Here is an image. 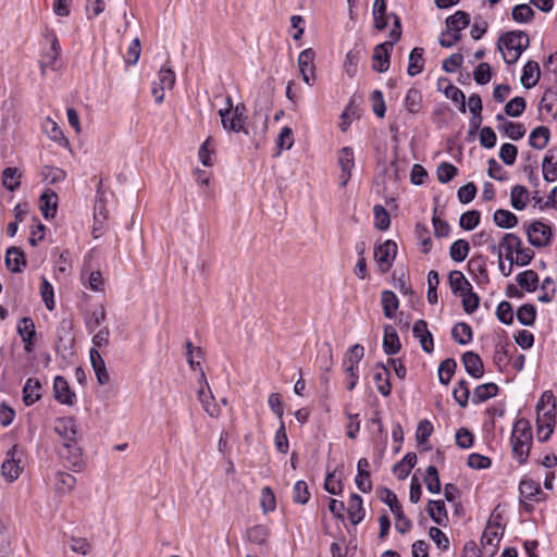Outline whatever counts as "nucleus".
I'll use <instances>...</instances> for the list:
<instances>
[{"mask_svg":"<svg viewBox=\"0 0 557 557\" xmlns=\"http://www.w3.org/2000/svg\"><path fill=\"white\" fill-rule=\"evenodd\" d=\"M530 45L529 36L522 30H512L499 37L497 47L508 65L515 64Z\"/></svg>","mask_w":557,"mask_h":557,"instance_id":"f257e3e1","label":"nucleus"},{"mask_svg":"<svg viewBox=\"0 0 557 557\" xmlns=\"http://www.w3.org/2000/svg\"><path fill=\"white\" fill-rule=\"evenodd\" d=\"M512 454L519 463L528 460L532 445V430L528 420L519 419L515 422L511 433Z\"/></svg>","mask_w":557,"mask_h":557,"instance_id":"f03ea898","label":"nucleus"},{"mask_svg":"<svg viewBox=\"0 0 557 557\" xmlns=\"http://www.w3.org/2000/svg\"><path fill=\"white\" fill-rule=\"evenodd\" d=\"M470 14L458 10L445 21L446 29L441 33L438 44L444 48H451L461 40V30L470 25Z\"/></svg>","mask_w":557,"mask_h":557,"instance_id":"7ed1b4c3","label":"nucleus"},{"mask_svg":"<svg viewBox=\"0 0 557 557\" xmlns=\"http://www.w3.org/2000/svg\"><path fill=\"white\" fill-rule=\"evenodd\" d=\"M380 498L384 504H386L389 507L391 511L394 513L396 518V530L401 534L407 533L411 529L412 523L405 516L403 507L399 504L396 494L389 488L385 487L382 488Z\"/></svg>","mask_w":557,"mask_h":557,"instance_id":"20e7f679","label":"nucleus"},{"mask_svg":"<svg viewBox=\"0 0 557 557\" xmlns=\"http://www.w3.org/2000/svg\"><path fill=\"white\" fill-rule=\"evenodd\" d=\"M58 455L63 460L64 467L74 472H78L84 467L81 448L77 446L76 441L63 442L58 448Z\"/></svg>","mask_w":557,"mask_h":557,"instance_id":"39448f33","label":"nucleus"},{"mask_svg":"<svg viewBox=\"0 0 557 557\" xmlns=\"http://www.w3.org/2000/svg\"><path fill=\"white\" fill-rule=\"evenodd\" d=\"M73 345L72 322L63 319L57 327L55 351L62 358L73 356Z\"/></svg>","mask_w":557,"mask_h":557,"instance_id":"423d86ee","label":"nucleus"},{"mask_svg":"<svg viewBox=\"0 0 557 557\" xmlns=\"http://www.w3.org/2000/svg\"><path fill=\"white\" fill-rule=\"evenodd\" d=\"M520 503L524 511L532 512L533 505L530 502H541L544 494L539 483L531 479H523L519 484Z\"/></svg>","mask_w":557,"mask_h":557,"instance_id":"0eeeda50","label":"nucleus"},{"mask_svg":"<svg viewBox=\"0 0 557 557\" xmlns=\"http://www.w3.org/2000/svg\"><path fill=\"white\" fill-rule=\"evenodd\" d=\"M503 536L500 527L487 525L481 537L480 557H494L498 550V545Z\"/></svg>","mask_w":557,"mask_h":557,"instance_id":"6e6552de","label":"nucleus"},{"mask_svg":"<svg viewBox=\"0 0 557 557\" xmlns=\"http://www.w3.org/2000/svg\"><path fill=\"white\" fill-rule=\"evenodd\" d=\"M396 253L397 245L391 239L385 240L374 248V260L377 263L380 272L386 273L389 271Z\"/></svg>","mask_w":557,"mask_h":557,"instance_id":"1a4fd4ad","label":"nucleus"},{"mask_svg":"<svg viewBox=\"0 0 557 557\" xmlns=\"http://www.w3.org/2000/svg\"><path fill=\"white\" fill-rule=\"evenodd\" d=\"M536 422H555L556 398L552 391H545L535 406Z\"/></svg>","mask_w":557,"mask_h":557,"instance_id":"9d476101","label":"nucleus"},{"mask_svg":"<svg viewBox=\"0 0 557 557\" xmlns=\"http://www.w3.org/2000/svg\"><path fill=\"white\" fill-rule=\"evenodd\" d=\"M21 456L22 450L17 445H13L8 451L5 460L2 462L1 472L4 479L9 482L15 481L21 473Z\"/></svg>","mask_w":557,"mask_h":557,"instance_id":"9b49d317","label":"nucleus"},{"mask_svg":"<svg viewBox=\"0 0 557 557\" xmlns=\"http://www.w3.org/2000/svg\"><path fill=\"white\" fill-rule=\"evenodd\" d=\"M529 243L537 248L546 247L550 243L552 230L541 221H534L527 227Z\"/></svg>","mask_w":557,"mask_h":557,"instance_id":"f8f14e48","label":"nucleus"},{"mask_svg":"<svg viewBox=\"0 0 557 557\" xmlns=\"http://www.w3.org/2000/svg\"><path fill=\"white\" fill-rule=\"evenodd\" d=\"M487 258L483 255H475L468 261L469 273L478 285L484 286L490 283V276L486 265Z\"/></svg>","mask_w":557,"mask_h":557,"instance_id":"ddd939ff","label":"nucleus"},{"mask_svg":"<svg viewBox=\"0 0 557 557\" xmlns=\"http://www.w3.org/2000/svg\"><path fill=\"white\" fill-rule=\"evenodd\" d=\"M17 333L24 344V350L28 354L35 349L36 326L32 318L24 317L17 323Z\"/></svg>","mask_w":557,"mask_h":557,"instance_id":"4468645a","label":"nucleus"},{"mask_svg":"<svg viewBox=\"0 0 557 557\" xmlns=\"http://www.w3.org/2000/svg\"><path fill=\"white\" fill-rule=\"evenodd\" d=\"M53 395L57 401L62 405L73 406L76 401V395L71 389L65 377L57 375L53 380Z\"/></svg>","mask_w":557,"mask_h":557,"instance_id":"2eb2a0df","label":"nucleus"},{"mask_svg":"<svg viewBox=\"0 0 557 557\" xmlns=\"http://www.w3.org/2000/svg\"><path fill=\"white\" fill-rule=\"evenodd\" d=\"M438 89L443 90L445 96L450 99L453 102L458 103V110L461 113H466L467 103L466 96L461 89L454 86L448 78H438L437 81Z\"/></svg>","mask_w":557,"mask_h":557,"instance_id":"dca6fc26","label":"nucleus"},{"mask_svg":"<svg viewBox=\"0 0 557 557\" xmlns=\"http://www.w3.org/2000/svg\"><path fill=\"white\" fill-rule=\"evenodd\" d=\"M412 333L419 339L422 350L431 354L434 349V342L426 321L423 319L417 320L413 324Z\"/></svg>","mask_w":557,"mask_h":557,"instance_id":"f3484780","label":"nucleus"},{"mask_svg":"<svg viewBox=\"0 0 557 557\" xmlns=\"http://www.w3.org/2000/svg\"><path fill=\"white\" fill-rule=\"evenodd\" d=\"M54 431L63 442L76 441L77 428L75 419L72 417L59 418L55 421Z\"/></svg>","mask_w":557,"mask_h":557,"instance_id":"a211bd4d","label":"nucleus"},{"mask_svg":"<svg viewBox=\"0 0 557 557\" xmlns=\"http://www.w3.org/2000/svg\"><path fill=\"white\" fill-rule=\"evenodd\" d=\"M338 163L341 165L342 186H346L351 176V170L355 166L354 151L350 147H344L338 152Z\"/></svg>","mask_w":557,"mask_h":557,"instance_id":"6ab92c4d","label":"nucleus"},{"mask_svg":"<svg viewBox=\"0 0 557 557\" xmlns=\"http://www.w3.org/2000/svg\"><path fill=\"white\" fill-rule=\"evenodd\" d=\"M314 51L309 48L301 51L298 55V66L306 84L311 85L310 81L314 73Z\"/></svg>","mask_w":557,"mask_h":557,"instance_id":"aec40b11","label":"nucleus"},{"mask_svg":"<svg viewBox=\"0 0 557 557\" xmlns=\"http://www.w3.org/2000/svg\"><path fill=\"white\" fill-rule=\"evenodd\" d=\"M465 370L474 379H480L484 374L483 361L476 352L466 351L462 355Z\"/></svg>","mask_w":557,"mask_h":557,"instance_id":"412c9836","label":"nucleus"},{"mask_svg":"<svg viewBox=\"0 0 557 557\" xmlns=\"http://www.w3.org/2000/svg\"><path fill=\"white\" fill-rule=\"evenodd\" d=\"M90 363L95 371L97 381L100 385L108 384L110 381V375L107 371V367L103 358L100 352L96 348H90L89 350Z\"/></svg>","mask_w":557,"mask_h":557,"instance_id":"4be33fe9","label":"nucleus"},{"mask_svg":"<svg viewBox=\"0 0 557 557\" xmlns=\"http://www.w3.org/2000/svg\"><path fill=\"white\" fill-rule=\"evenodd\" d=\"M373 380L379 393L386 397L391 395L392 385L389 382V370L383 363H377L374 369Z\"/></svg>","mask_w":557,"mask_h":557,"instance_id":"5701e85b","label":"nucleus"},{"mask_svg":"<svg viewBox=\"0 0 557 557\" xmlns=\"http://www.w3.org/2000/svg\"><path fill=\"white\" fill-rule=\"evenodd\" d=\"M5 265L13 273H21L26 267L24 252L18 247H10L5 252Z\"/></svg>","mask_w":557,"mask_h":557,"instance_id":"b1692460","label":"nucleus"},{"mask_svg":"<svg viewBox=\"0 0 557 557\" xmlns=\"http://www.w3.org/2000/svg\"><path fill=\"white\" fill-rule=\"evenodd\" d=\"M392 49H387L384 44H380L374 48L372 55V69L375 72L384 73L389 67V54Z\"/></svg>","mask_w":557,"mask_h":557,"instance_id":"393cba45","label":"nucleus"},{"mask_svg":"<svg viewBox=\"0 0 557 557\" xmlns=\"http://www.w3.org/2000/svg\"><path fill=\"white\" fill-rule=\"evenodd\" d=\"M58 209V195L51 190L47 189L40 196V210L45 219H52L55 216Z\"/></svg>","mask_w":557,"mask_h":557,"instance_id":"a878e982","label":"nucleus"},{"mask_svg":"<svg viewBox=\"0 0 557 557\" xmlns=\"http://www.w3.org/2000/svg\"><path fill=\"white\" fill-rule=\"evenodd\" d=\"M383 350L386 355H396L401 347L399 336L392 325L384 326Z\"/></svg>","mask_w":557,"mask_h":557,"instance_id":"bb28decb","label":"nucleus"},{"mask_svg":"<svg viewBox=\"0 0 557 557\" xmlns=\"http://www.w3.org/2000/svg\"><path fill=\"white\" fill-rule=\"evenodd\" d=\"M540 74L541 70L539 63L535 61H528L523 66L520 82L523 87L530 89L537 84Z\"/></svg>","mask_w":557,"mask_h":557,"instance_id":"cd10ccee","label":"nucleus"},{"mask_svg":"<svg viewBox=\"0 0 557 557\" xmlns=\"http://www.w3.org/2000/svg\"><path fill=\"white\" fill-rule=\"evenodd\" d=\"M362 504H363V500L360 495H358L356 493H352L350 495V499L348 503V516H349L350 522L354 525L359 524L366 516V511H364Z\"/></svg>","mask_w":557,"mask_h":557,"instance_id":"c85d7f7f","label":"nucleus"},{"mask_svg":"<svg viewBox=\"0 0 557 557\" xmlns=\"http://www.w3.org/2000/svg\"><path fill=\"white\" fill-rule=\"evenodd\" d=\"M430 518L438 525H445L448 521V513L443 500H430L426 507Z\"/></svg>","mask_w":557,"mask_h":557,"instance_id":"c756f323","label":"nucleus"},{"mask_svg":"<svg viewBox=\"0 0 557 557\" xmlns=\"http://www.w3.org/2000/svg\"><path fill=\"white\" fill-rule=\"evenodd\" d=\"M41 384L38 379L29 377L23 387V400L26 406H30L40 399Z\"/></svg>","mask_w":557,"mask_h":557,"instance_id":"7c9ffc66","label":"nucleus"},{"mask_svg":"<svg viewBox=\"0 0 557 557\" xmlns=\"http://www.w3.org/2000/svg\"><path fill=\"white\" fill-rule=\"evenodd\" d=\"M539 111L542 113L546 112L552 119L557 117V90L547 89L545 90L539 106Z\"/></svg>","mask_w":557,"mask_h":557,"instance_id":"2f4dec72","label":"nucleus"},{"mask_svg":"<svg viewBox=\"0 0 557 557\" xmlns=\"http://www.w3.org/2000/svg\"><path fill=\"white\" fill-rule=\"evenodd\" d=\"M516 282L521 289L533 293L539 285V275L533 270H525L517 274Z\"/></svg>","mask_w":557,"mask_h":557,"instance_id":"473e14b6","label":"nucleus"},{"mask_svg":"<svg viewBox=\"0 0 557 557\" xmlns=\"http://www.w3.org/2000/svg\"><path fill=\"white\" fill-rule=\"evenodd\" d=\"M448 278H449L450 289L455 295H457V294L461 295V294L466 293L467 290H471V288H472V285L470 284V282L465 277L462 272H460L458 270L450 271Z\"/></svg>","mask_w":557,"mask_h":557,"instance_id":"72a5a7b5","label":"nucleus"},{"mask_svg":"<svg viewBox=\"0 0 557 557\" xmlns=\"http://www.w3.org/2000/svg\"><path fill=\"white\" fill-rule=\"evenodd\" d=\"M498 386L495 383H485L476 386L473 391L472 403L478 405L495 397L498 393Z\"/></svg>","mask_w":557,"mask_h":557,"instance_id":"f704fd0d","label":"nucleus"},{"mask_svg":"<svg viewBox=\"0 0 557 557\" xmlns=\"http://www.w3.org/2000/svg\"><path fill=\"white\" fill-rule=\"evenodd\" d=\"M424 49L420 47H416L411 50L409 54V62L407 73L409 76H416L423 71L424 67V59H423Z\"/></svg>","mask_w":557,"mask_h":557,"instance_id":"c9c22d12","label":"nucleus"},{"mask_svg":"<svg viewBox=\"0 0 557 557\" xmlns=\"http://www.w3.org/2000/svg\"><path fill=\"white\" fill-rule=\"evenodd\" d=\"M549 136L550 132L546 126H537L531 132L529 144L534 149L542 150L547 146Z\"/></svg>","mask_w":557,"mask_h":557,"instance_id":"e433bc0d","label":"nucleus"},{"mask_svg":"<svg viewBox=\"0 0 557 557\" xmlns=\"http://www.w3.org/2000/svg\"><path fill=\"white\" fill-rule=\"evenodd\" d=\"M221 117V124L223 129L227 132L234 133H245L248 134L246 128V123L244 120L236 117L234 114H223L222 112H218Z\"/></svg>","mask_w":557,"mask_h":557,"instance_id":"4c0bfd02","label":"nucleus"},{"mask_svg":"<svg viewBox=\"0 0 557 557\" xmlns=\"http://www.w3.org/2000/svg\"><path fill=\"white\" fill-rule=\"evenodd\" d=\"M381 302L383 307L384 315L388 319H392L395 317L396 311L399 307V300L394 292L392 290H384L381 295Z\"/></svg>","mask_w":557,"mask_h":557,"instance_id":"58836bf2","label":"nucleus"},{"mask_svg":"<svg viewBox=\"0 0 557 557\" xmlns=\"http://www.w3.org/2000/svg\"><path fill=\"white\" fill-rule=\"evenodd\" d=\"M555 154L553 150H548L543 158V177L547 183L555 182L557 180V160L554 161Z\"/></svg>","mask_w":557,"mask_h":557,"instance_id":"ea45409f","label":"nucleus"},{"mask_svg":"<svg viewBox=\"0 0 557 557\" xmlns=\"http://www.w3.org/2000/svg\"><path fill=\"white\" fill-rule=\"evenodd\" d=\"M451 337L459 345H467L472 341V337H473L472 329L466 322H458L451 329Z\"/></svg>","mask_w":557,"mask_h":557,"instance_id":"a19ab883","label":"nucleus"},{"mask_svg":"<svg viewBox=\"0 0 557 557\" xmlns=\"http://www.w3.org/2000/svg\"><path fill=\"white\" fill-rule=\"evenodd\" d=\"M529 191L522 185H515L510 191V203L513 209L521 211L527 207Z\"/></svg>","mask_w":557,"mask_h":557,"instance_id":"79ce46f5","label":"nucleus"},{"mask_svg":"<svg viewBox=\"0 0 557 557\" xmlns=\"http://www.w3.org/2000/svg\"><path fill=\"white\" fill-rule=\"evenodd\" d=\"M493 219L495 224L502 228H512L518 224L517 215L505 209H497L494 212Z\"/></svg>","mask_w":557,"mask_h":557,"instance_id":"37998d69","label":"nucleus"},{"mask_svg":"<svg viewBox=\"0 0 557 557\" xmlns=\"http://www.w3.org/2000/svg\"><path fill=\"white\" fill-rule=\"evenodd\" d=\"M457 368V362L453 358L443 360L438 366V381L443 385H448Z\"/></svg>","mask_w":557,"mask_h":557,"instance_id":"c03bdc74","label":"nucleus"},{"mask_svg":"<svg viewBox=\"0 0 557 557\" xmlns=\"http://www.w3.org/2000/svg\"><path fill=\"white\" fill-rule=\"evenodd\" d=\"M372 14L374 18V27L377 30L385 29V27L387 26L386 1L374 0Z\"/></svg>","mask_w":557,"mask_h":557,"instance_id":"a18cd8bd","label":"nucleus"},{"mask_svg":"<svg viewBox=\"0 0 557 557\" xmlns=\"http://www.w3.org/2000/svg\"><path fill=\"white\" fill-rule=\"evenodd\" d=\"M517 319L520 324L532 326L536 319V308L532 304H523L517 310Z\"/></svg>","mask_w":557,"mask_h":557,"instance_id":"49530a36","label":"nucleus"},{"mask_svg":"<svg viewBox=\"0 0 557 557\" xmlns=\"http://www.w3.org/2000/svg\"><path fill=\"white\" fill-rule=\"evenodd\" d=\"M76 484V478L66 472H58L55 475V490L59 494L70 493Z\"/></svg>","mask_w":557,"mask_h":557,"instance_id":"de8ad7c7","label":"nucleus"},{"mask_svg":"<svg viewBox=\"0 0 557 557\" xmlns=\"http://www.w3.org/2000/svg\"><path fill=\"white\" fill-rule=\"evenodd\" d=\"M470 251V245L465 239L455 240L449 248V256L456 262H462Z\"/></svg>","mask_w":557,"mask_h":557,"instance_id":"09e8293b","label":"nucleus"},{"mask_svg":"<svg viewBox=\"0 0 557 557\" xmlns=\"http://www.w3.org/2000/svg\"><path fill=\"white\" fill-rule=\"evenodd\" d=\"M414 235L421 245V251L425 255L429 253L432 250V239L429 235L428 226L423 223H417Z\"/></svg>","mask_w":557,"mask_h":557,"instance_id":"8fccbe9b","label":"nucleus"},{"mask_svg":"<svg viewBox=\"0 0 557 557\" xmlns=\"http://www.w3.org/2000/svg\"><path fill=\"white\" fill-rule=\"evenodd\" d=\"M522 240L513 233H506L500 239V247L503 248V256L516 253L520 249Z\"/></svg>","mask_w":557,"mask_h":557,"instance_id":"3c124183","label":"nucleus"},{"mask_svg":"<svg viewBox=\"0 0 557 557\" xmlns=\"http://www.w3.org/2000/svg\"><path fill=\"white\" fill-rule=\"evenodd\" d=\"M426 475L424 478V482L426 488L432 494H438L441 492V481L438 476V471L435 466L430 465L425 471Z\"/></svg>","mask_w":557,"mask_h":557,"instance_id":"603ef678","label":"nucleus"},{"mask_svg":"<svg viewBox=\"0 0 557 557\" xmlns=\"http://www.w3.org/2000/svg\"><path fill=\"white\" fill-rule=\"evenodd\" d=\"M527 107V102L523 97H515L510 99L504 108L505 113L511 117H519L522 115Z\"/></svg>","mask_w":557,"mask_h":557,"instance_id":"864d4df0","label":"nucleus"},{"mask_svg":"<svg viewBox=\"0 0 557 557\" xmlns=\"http://www.w3.org/2000/svg\"><path fill=\"white\" fill-rule=\"evenodd\" d=\"M534 11L529 4H517L512 8V18L517 23H529L534 18Z\"/></svg>","mask_w":557,"mask_h":557,"instance_id":"5fc2aeb1","label":"nucleus"},{"mask_svg":"<svg viewBox=\"0 0 557 557\" xmlns=\"http://www.w3.org/2000/svg\"><path fill=\"white\" fill-rule=\"evenodd\" d=\"M500 129L512 140H520L525 135L523 124L512 121H505Z\"/></svg>","mask_w":557,"mask_h":557,"instance_id":"6e6d98bb","label":"nucleus"},{"mask_svg":"<svg viewBox=\"0 0 557 557\" xmlns=\"http://www.w3.org/2000/svg\"><path fill=\"white\" fill-rule=\"evenodd\" d=\"M198 398L206 410V412L211 417H216L220 413V409L216 405L211 404V400L213 399V396L210 392L205 391V386H201L198 392Z\"/></svg>","mask_w":557,"mask_h":557,"instance_id":"4d7b16f0","label":"nucleus"},{"mask_svg":"<svg viewBox=\"0 0 557 557\" xmlns=\"http://www.w3.org/2000/svg\"><path fill=\"white\" fill-rule=\"evenodd\" d=\"M422 95L417 88L408 89L405 97V107L410 113H417L421 108Z\"/></svg>","mask_w":557,"mask_h":557,"instance_id":"13d9d810","label":"nucleus"},{"mask_svg":"<svg viewBox=\"0 0 557 557\" xmlns=\"http://www.w3.org/2000/svg\"><path fill=\"white\" fill-rule=\"evenodd\" d=\"M2 184L11 191H14L20 187V175L17 174L16 168H5L2 172Z\"/></svg>","mask_w":557,"mask_h":557,"instance_id":"bf43d9fd","label":"nucleus"},{"mask_svg":"<svg viewBox=\"0 0 557 557\" xmlns=\"http://www.w3.org/2000/svg\"><path fill=\"white\" fill-rule=\"evenodd\" d=\"M481 214L478 210H470L460 215L459 225L465 231L474 230L480 223Z\"/></svg>","mask_w":557,"mask_h":557,"instance_id":"052dcab7","label":"nucleus"},{"mask_svg":"<svg viewBox=\"0 0 557 557\" xmlns=\"http://www.w3.org/2000/svg\"><path fill=\"white\" fill-rule=\"evenodd\" d=\"M260 506L264 513L275 510V495L270 486L262 487L260 495Z\"/></svg>","mask_w":557,"mask_h":557,"instance_id":"680f3d73","label":"nucleus"},{"mask_svg":"<svg viewBox=\"0 0 557 557\" xmlns=\"http://www.w3.org/2000/svg\"><path fill=\"white\" fill-rule=\"evenodd\" d=\"M247 537L251 543L262 545L269 537V530L262 524H257L248 529Z\"/></svg>","mask_w":557,"mask_h":557,"instance_id":"e2e57ef3","label":"nucleus"},{"mask_svg":"<svg viewBox=\"0 0 557 557\" xmlns=\"http://www.w3.org/2000/svg\"><path fill=\"white\" fill-rule=\"evenodd\" d=\"M374 213V225L376 228L381 231H385L391 225L389 214L386 209L382 205H375L373 207Z\"/></svg>","mask_w":557,"mask_h":557,"instance_id":"0e129e2a","label":"nucleus"},{"mask_svg":"<svg viewBox=\"0 0 557 557\" xmlns=\"http://www.w3.org/2000/svg\"><path fill=\"white\" fill-rule=\"evenodd\" d=\"M496 317L502 323L511 325L513 323V309L511 304L505 300L500 301L496 309Z\"/></svg>","mask_w":557,"mask_h":557,"instance_id":"69168bd1","label":"nucleus"},{"mask_svg":"<svg viewBox=\"0 0 557 557\" xmlns=\"http://www.w3.org/2000/svg\"><path fill=\"white\" fill-rule=\"evenodd\" d=\"M457 173L458 169L448 162L441 163L436 170L437 180L443 184L450 182L457 175Z\"/></svg>","mask_w":557,"mask_h":557,"instance_id":"338daca9","label":"nucleus"},{"mask_svg":"<svg viewBox=\"0 0 557 557\" xmlns=\"http://www.w3.org/2000/svg\"><path fill=\"white\" fill-rule=\"evenodd\" d=\"M310 498L308 485L305 481L299 480L293 487V500L297 504L305 505Z\"/></svg>","mask_w":557,"mask_h":557,"instance_id":"774afa93","label":"nucleus"}]
</instances>
